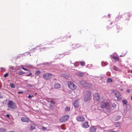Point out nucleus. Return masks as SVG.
I'll list each match as a JSON object with an SVG mask.
<instances>
[{
    "mask_svg": "<svg viewBox=\"0 0 132 132\" xmlns=\"http://www.w3.org/2000/svg\"><path fill=\"white\" fill-rule=\"evenodd\" d=\"M8 108L12 110L15 109L16 108V105L15 103L12 101H10L7 103Z\"/></svg>",
    "mask_w": 132,
    "mask_h": 132,
    "instance_id": "f257e3e1",
    "label": "nucleus"
},
{
    "mask_svg": "<svg viewBox=\"0 0 132 132\" xmlns=\"http://www.w3.org/2000/svg\"><path fill=\"white\" fill-rule=\"evenodd\" d=\"M92 98L91 93L90 91H87L84 95V98L85 101L87 102L91 99Z\"/></svg>",
    "mask_w": 132,
    "mask_h": 132,
    "instance_id": "f03ea898",
    "label": "nucleus"
},
{
    "mask_svg": "<svg viewBox=\"0 0 132 132\" xmlns=\"http://www.w3.org/2000/svg\"><path fill=\"white\" fill-rule=\"evenodd\" d=\"M68 84L69 88L71 89L74 90L77 87V86L71 81H68Z\"/></svg>",
    "mask_w": 132,
    "mask_h": 132,
    "instance_id": "7ed1b4c3",
    "label": "nucleus"
},
{
    "mask_svg": "<svg viewBox=\"0 0 132 132\" xmlns=\"http://www.w3.org/2000/svg\"><path fill=\"white\" fill-rule=\"evenodd\" d=\"M69 117L68 115L66 114L60 118V121L61 122H65L69 119Z\"/></svg>",
    "mask_w": 132,
    "mask_h": 132,
    "instance_id": "20e7f679",
    "label": "nucleus"
},
{
    "mask_svg": "<svg viewBox=\"0 0 132 132\" xmlns=\"http://www.w3.org/2000/svg\"><path fill=\"white\" fill-rule=\"evenodd\" d=\"M52 75L50 73H46L44 74L43 77L44 78L47 80L51 79L52 77Z\"/></svg>",
    "mask_w": 132,
    "mask_h": 132,
    "instance_id": "39448f33",
    "label": "nucleus"
},
{
    "mask_svg": "<svg viewBox=\"0 0 132 132\" xmlns=\"http://www.w3.org/2000/svg\"><path fill=\"white\" fill-rule=\"evenodd\" d=\"M109 106V103L106 102H102L101 103V108H106L108 107Z\"/></svg>",
    "mask_w": 132,
    "mask_h": 132,
    "instance_id": "423d86ee",
    "label": "nucleus"
},
{
    "mask_svg": "<svg viewBox=\"0 0 132 132\" xmlns=\"http://www.w3.org/2000/svg\"><path fill=\"white\" fill-rule=\"evenodd\" d=\"M76 120L78 121H83L85 120V118L83 116H79L76 118Z\"/></svg>",
    "mask_w": 132,
    "mask_h": 132,
    "instance_id": "0eeeda50",
    "label": "nucleus"
},
{
    "mask_svg": "<svg viewBox=\"0 0 132 132\" xmlns=\"http://www.w3.org/2000/svg\"><path fill=\"white\" fill-rule=\"evenodd\" d=\"M94 100L96 101H99L100 100L99 95L98 93H96L94 94Z\"/></svg>",
    "mask_w": 132,
    "mask_h": 132,
    "instance_id": "6e6552de",
    "label": "nucleus"
},
{
    "mask_svg": "<svg viewBox=\"0 0 132 132\" xmlns=\"http://www.w3.org/2000/svg\"><path fill=\"white\" fill-rule=\"evenodd\" d=\"M115 93V95L117 98V100H120L121 99V95L120 93L119 92H117L116 93Z\"/></svg>",
    "mask_w": 132,
    "mask_h": 132,
    "instance_id": "1a4fd4ad",
    "label": "nucleus"
},
{
    "mask_svg": "<svg viewBox=\"0 0 132 132\" xmlns=\"http://www.w3.org/2000/svg\"><path fill=\"white\" fill-rule=\"evenodd\" d=\"M89 126L88 121L84 122L82 124V127L84 128H87L89 127Z\"/></svg>",
    "mask_w": 132,
    "mask_h": 132,
    "instance_id": "9d476101",
    "label": "nucleus"
},
{
    "mask_svg": "<svg viewBox=\"0 0 132 132\" xmlns=\"http://www.w3.org/2000/svg\"><path fill=\"white\" fill-rule=\"evenodd\" d=\"M29 120L28 118L22 117L21 118V120L23 122H28L29 121Z\"/></svg>",
    "mask_w": 132,
    "mask_h": 132,
    "instance_id": "9b49d317",
    "label": "nucleus"
},
{
    "mask_svg": "<svg viewBox=\"0 0 132 132\" xmlns=\"http://www.w3.org/2000/svg\"><path fill=\"white\" fill-rule=\"evenodd\" d=\"M96 129V128L94 126L91 127L90 129L89 130L90 132H95Z\"/></svg>",
    "mask_w": 132,
    "mask_h": 132,
    "instance_id": "f8f14e48",
    "label": "nucleus"
},
{
    "mask_svg": "<svg viewBox=\"0 0 132 132\" xmlns=\"http://www.w3.org/2000/svg\"><path fill=\"white\" fill-rule=\"evenodd\" d=\"M54 86L55 88H58L61 87V85L60 84L56 83L54 84Z\"/></svg>",
    "mask_w": 132,
    "mask_h": 132,
    "instance_id": "ddd939ff",
    "label": "nucleus"
},
{
    "mask_svg": "<svg viewBox=\"0 0 132 132\" xmlns=\"http://www.w3.org/2000/svg\"><path fill=\"white\" fill-rule=\"evenodd\" d=\"M74 106L76 108H77L78 106V102L77 100L75 101L74 103Z\"/></svg>",
    "mask_w": 132,
    "mask_h": 132,
    "instance_id": "4468645a",
    "label": "nucleus"
},
{
    "mask_svg": "<svg viewBox=\"0 0 132 132\" xmlns=\"http://www.w3.org/2000/svg\"><path fill=\"white\" fill-rule=\"evenodd\" d=\"M30 129L31 130H34L35 129V124L32 125L30 127Z\"/></svg>",
    "mask_w": 132,
    "mask_h": 132,
    "instance_id": "2eb2a0df",
    "label": "nucleus"
},
{
    "mask_svg": "<svg viewBox=\"0 0 132 132\" xmlns=\"http://www.w3.org/2000/svg\"><path fill=\"white\" fill-rule=\"evenodd\" d=\"M112 58L113 59L116 60H119V58L118 56H113Z\"/></svg>",
    "mask_w": 132,
    "mask_h": 132,
    "instance_id": "dca6fc26",
    "label": "nucleus"
},
{
    "mask_svg": "<svg viewBox=\"0 0 132 132\" xmlns=\"http://www.w3.org/2000/svg\"><path fill=\"white\" fill-rule=\"evenodd\" d=\"M95 46L96 48V49H98L101 48L100 45L97 43L95 44Z\"/></svg>",
    "mask_w": 132,
    "mask_h": 132,
    "instance_id": "f3484780",
    "label": "nucleus"
},
{
    "mask_svg": "<svg viewBox=\"0 0 132 132\" xmlns=\"http://www.w3.org/2000/svg\"><path fill=\"white\" fill-rule=\"evenodd\" d=\"M63 76L65 77V78L66 79H68L69 78V76L66 74H63Z\"/></svg>",
    "mask_w": 132,
    "mask_h": 132,
    "instance_id": "a211bd4d",
    "label": "nucleus"
},
{
    "mask_svg": "<svg viewBox=\"0 0 132 132\" xmlns=\"http://www.w3.org/2000/svg\"><path fill=\"white\" fill-rule=\"evenodd\" d=\"M25 73V72L22 71H21L19 72L18 74L19 75H23V74H24Z\"/></svg>",
    "mask_w": 132,
    "mask_h": 132,
    "instance_id": "6ab92c4d",
    "label": "nucleus"
},
{
    "mask_svg": "<svg viewBox=\"0 0 132 132\" xmlns=\"http://www.w3.org/2000/svg\"><path fill=\"white\" fill-rule=\"evenodd\" d=\"M65 110V111H70V108L69 106L67 107L66 108Z\"/></svg>",
    "mask_w": 132,
    "mask_h": 132,
    "instance_id": "aec40b11",
    "label": "nucleus"
},
{
    "mask_svg": "<svg viewBox=\"0 0 132 132\" xmlns=\"http://www.w3.org/2000/svg\"><path fill=\"white\" fill-rule=\"evenodd\" d=\"M78 75L81 77H82L83 76L84 74L82 72H79L78 74Z\"/></svg>",
    "mask_w": 132,
    "mask_h": 132,
    "instance_id": "412c9836",
    "label": "nucleus"
},
{
    "mask_svg": "<svg viewBox=\"0 0 132 132\" xmlns=\"http://www.w3.org/2000/svg\"><path fill=\"white\" fill-rule=\"evenodd\" d=\"M120 126V124L119 123H117L115 125V127H119Z\"/></svg>",
    "mask_w": 132,
    "mask_h": 132,
    "instance_id": "4be33fe9",
    "label": "nucleus"
},
{
    "mask_svg": "<svg viewBox=\"0 0 132 132\" xmlns=\"http://www.w3.org/2000/svg\"><path fill=\"white\" fill-rule=\"evenodd\" d=\"M113 69L114 70H115L116 71H118L119 70L118 68L115 66H113Z\"/></svg>",
    "mask_w": 132,
    "mask_h": 132,
    "instance_id": "5701e85b",
    "label": "nucleus"
},
{
    "mask_svg": "<svg viewBox=\"0 0 132 132\" xmlns=\"http://www.w3.org/2000/svg\"><path fill=\"white\" fill-rule=\"evenodd\" d=\"M107 81L108 82H110L112 81V80L110 78H109L107 80Z\"/></svg>",
    "mask_w": 132,
    "mask_h": 132,
    "instance_id": "b1692460",
    "label": "nucleus"
},
{
    "mask_svg": "<svg viewBox=\"0 0 132 132\" xmlns=\"http://www.w3.org/2000/svg\"><path fill=\"white\" fill-rule=\"evenodd\" d=\"M79 65V63L78 62H76L74 63V65L76 67H78Z\"/></svg>",
    "mask_w": 132,
    "mask_h": 132,
    "instance_id": "393cba45",
    "label": "nucleus"
},
{
    "mask_svg": "<svg viewBox=\"0 0 132 132\" xmlns=\"http://www.w3.org/2000/svg\"><path fill=\"white\" fill-rule=\"evenodd\" d=\"M10 86L12 88H14L15 87V85L13 83H11L10 84Z\"/></svg>",
    "mask_w": 132,
    "mask_h": 132,
    "instance_id": "a878e982",
    "label": "nucleus"
},
{
    "mask_svg": "<svg viewBox=\"0 0 132 132\" xmlns=\"http://www.w3.org/2000/svg\"><path fill=\"white\" fill-rule=\"evenodd\" d=\"M63 38H59L58 39V41L59 42H61L64 41L62 40Z\"/></svg>",
    "mask_w": 132,
    "mask_h": 132,
    "instance_id": "bb28decb",
    "label": "nucleus"
},
{
    "mask_svg": "<svg viewBox=\"0 0 132 132\" xmlns=\"http://www.w3.org/2000/svg\"><path fill=\"white\" fill-rule=\"evenodd\" d=\"M50 102L52 104H54L55 103V102L52 99H51Z\"/></svg>",
    "mask_w": 132,
    "mask_h": 132,
    "instance_id": "cd10ccee",
    "label": "nucleus"
},
{
    "mask_svg": "<svg viewBox=\"0 0 132 132\" xmlns=\"http://www.w3.org/2000/svg\"><path fill=\"white\" fill-rule=\"evenodd\" d=\"M40 72L38 70L37 71L35 72V74L36 75H38L40 74Z\"/></svg>",
    "mask_w": 132,
    "mask_h": 132,
    "instance_id": "c85d7f7f",
    "label": "nucleus"
},
{
    "mask_svg": "<svg viewBox=\"0 0 132 132\" xmlns=\"http://www.w3.org/2000/svg\"><path fill=\"white\" fill-rule=\"evenodd\" d=\"M123 103L125 104H126L127 103V101L126 100H122Z\"/></svg>",
    "mask_w": 132,
    "mask_h": 132,
    "instance_id": "c756f323",
    "label": "nucleus"
},
{
    "mask_svg": "<svg viewBox=\"0 0 132 132\" xmlns=\"http://www.w3.org/2000/svg\"><path fill=\"white\" fill-rule=\"evenodd\" d=\"M81 65L82 66H84L85 65V63L84 62H79Z\"/></svg>",
    "mask_w": 132,
    "mask_h": 132,
    "instance_id": "7c9ffc66",
    "label": "nucleus"
},
{
    "mask_svg": "<svg viewBox=\"0 0 132 132\" xmlns=\"http://www.w3.org/2000/svg\"><path fill=\"white\" fill-rule=\"evenodd\" d=\"M9 75V74L8 73H6L4 75V77H7Z\"/></svg>",
    "mask_w": 132,
    "mask_h": 132,
    "instance_id": "2f4dec72",
    "label": "nucleus"
},
{
    "mask_svg": "<svg viewBox=\"0 0 132 132\" xmlns=\"http://www.w3.org/2000/svg\"><path fill=\"white\" fill-rule=\"evenodd\" d=\"M22 69H23V70H25L26 71H29L28 70L27 68H24V67H22Z\"/></svg>",
    "mask_w": 132,
    "mask_h": 132,
    "instance_id": "473e14b6",
    "label": "nucleus"
},
{
    "mask_svg": "<svg viewBox=\"0 0 132 132\" xmlns=\"http://www.w3.org/2000/svg\"><path fill=\"white\" fill-rule=\"evenodd\" d=\"M112 106L113 108H115L116 106V105L115 104H112Z\"/></svg>",
    "mask_w": 132,
    "mask_h": 132,
    "instance_id": "72a5a7b5",
    "label": "nucleus"
},
{
    "mask_svg": "<svg viewBox=\"0 0 132 132\" xmlns=\"http://www.w3.org/2000/svg\"><path fill=\"white\" fill-rule=\"evenodd\" d=\"M108 132H117V131H115L113 130H110L108 131Z\"/></svg>",
    "mask_w": 132,
    "mask_h": 132,
    "instance_id": "f704fd0d",
    "label": "nucleus"
},
{
    "mask_svg": "<svg viewBox=\"0 0 132 132\" xmlns=\"http://www.w3.org/2000/svg\"><path fill=\"white\" fill-rule=\"evenodd\" d=\"M34 96L33 95H28V97L29 98H31L32 97Z\"/></svg>",
    "mask_w": 132,
    "mask_h": 132,
    "instance_id": "c9c22d12",
    "label": "nucleus"
},
{
    "mask_svg": "<svg viewBox=\"0 0 132 132\" xmlns=\"http://www.w3.org/2000/svg\"><path fill=\"white\" fill-rule=\"evenodd\" d=\"M33 86L32 85L30 84H28V86L29 87H31Z\"/></svg>",
    "mask_w": 132,
    "mask_h": 132,
    "instance_id": "e433bc0d",
    "label": "nucleus"
},
{
    "mask_svg": "<svg viewBox=\"0 0 132 132\" xmlns=\"http://www.w3.org/2000/svg\"><path fill=\"white\" fill-rule=\"evenodd\" d=\"M32 75V73H30V74H29L27 75V76H30V75Z\"/></svg>",
    "mask_w": 132,
    "mask_h": 132,
    "instance_id": "4c0bfd02",
    "label": "nucleus"
},
{
    "mask_svg": "<svg viewBox=\"0 0 132 132\" xmlns=\"http://www.w3.org/2000/svg\"><path fill=\"white\" fill-rule=\"evenodd\" d=\"M18 93H19H19H23V92H22H22H18Z\"/></svg>",
    "mask_w": 132,
    "mask_h": 132,
    "instance_id": "58836bf2",
    "label": "nucleus"
},
{
    "mask_svg": "<svg viewBox=\"0 0 132 132\" xmlns=\"http://www.w3.org/2000/svg\"><path fill=\"white\" fill-rule=\"evenodd\" d=\"M6 116L8 118H9V114H7L6 115Z\"/></svg>",
    "mask_w": 132,
    "mask_h": 132,
    "instance_id": "ea45409f",
    "label": "nucleus"
},
{
    "mask_svg": "<svg viewBox=\"0 0 132 132\" xmlns=\"http://www.w3.org/2000/svg\"><path fill=\"white\" fill-rule=\"evenodd\" d=\"M78 31V34H80L81 33V30H79Z\"/></svg>",
    "mask_w": 132,
    "mask_h": 132,
    "instance_id": "a19ab883",
    "label": "nucleus"
},
{
    "mask_svg": "<svg viewBox=\"0 0 132 132\" xmlns=\"http://www.w3.org/2000/svg\"><path fill=\"white\" fill-rule=\"evenodd\" d=\"M42 128L43 129H46V127H42Z\"/></svg>",
    "mask_w": 132,
    "mask_h": 132,
    "instance_id": "79ce46f5",
    "label": "nucleus"
},
{
    "mask_svg": "<svg viewBox=\"0 0 132 132\" xmlns=\"http://www.w3.org/2000/svg\"><path fill=\"white\" fill-rule=\"evenodd\" d=\"M13 68V67H12L11 66H10L9 67V68L10 69H12Z\"/></svg>",
    "mask_w": 132,
    "mask_h": 132,
    "instance_id": "37998d69",
    "label": "nucleus"
},
{
    "mask_svg": "<svg viewBox=\"0 0 132 132\" xmlns=\"http://www.w3.org/2000/svg\"><path fill=\"white\" fill-rule=\"evenodd\" d=\"M3 98V97L2 96H0V98Z\"/></svg>",
    "mask_w": 132,
    "mask_h": 132,
    "instance_id": "c03bdc74",
    "label": "nucleus"
},
{
    "mask_svg": "<svg viewBox=\"0 0 132 132\" xmlns=\"http://www.w3.org/2000/svg\"><path fill=\"white\" fill-rule=\"evenodd\" d=\"M71 36H70V35L69 36H67V37H68V38H70Z\"/></svg>",
    "mask_w": 132,
    "mask_h": 132,
    "instance_id": "a18cd8bd",
    "label": "nucleus"
},
{
    "mask_svg": "<svg viewBox=\"0 0 132 132\" xmlns=\"http://www.w3.org/2000/svg\"><path fill=\"white\" fill-rule=\"evenodd\" d=\"M61 129H64L63 128V127H62V126H61Z\"/></svg>",
    "mask_w": 132,
    "mask_h": 132,
    "instance_id": "49530a36",
    "label": "nucleus"
},
{
    "mask_svg": "<svg viewBox=\"0 0 132 132\" xmlns=\"http://www.w3.org/2000/svg\"><path fill=\"white\" fill-rule=\"evenodd\" d=\"M131 99L132 101V96H131Z\"/></svg>",
    "mask_w": 132,
    "mask_h": 132,
    "instance_id": "de8ad7c7",
    "label": "nucleus"
},
{
    "mask_svg": "<svg viewBox=\"0 0 132 132\" xmlns=\"http://www.w3.org/2000/svg\"><path fill=\"white\" fill-rule=\"evenodd\" d=\"M127 92H129V91L128 90H127Z\"/></svg>",
    "mask_w": 132,
    "mask_h": 132,
    "instance_id": "09e8293b",
    "label": "nucleus"
},
{
    "mask_svg": "<svg viewBox=\"0 0 132 132\" xmlns=\"http://www.w3.org/2000/svg\"><path fill=\"white\" fill-rule=\"evenodd\" d=\"M37 93H36L35 94V95H36L37 94Z\"/></svg>",
    "mask_w": 132,
    "mask_h": 132,
    "instance_id": "8fccbe9b",
    "label": "nucleus"
},
{
    "mask_svg": "<svg viewBox=\"0 0 132 132\" xmlns=\"http://www.w3.org/2000/svg\"><path fill=\"white\" fill-rule=\"evenodd\" d=\"M78 45V44H77V45Z\"/></svg>",
    "mask_w": 132,
    "mask_h": 132,
    "instance_id": "3c124183",
    "label": "nucleus"
},
{
    "mask_svg": "<svg viewBox=\"0 0 132 132\" xmlns=\"http://www.w3.org/2000/svg\"><path fill=\"white\" fill-rule=\"evenodd\" d=\"M79 46H77V47H79Z\"/></svg>",
    "mask_w": 132,
    "mask_h": 132,
    "instance_id": "603ef678",
    "label": "nucleus"
}]
</instances>
